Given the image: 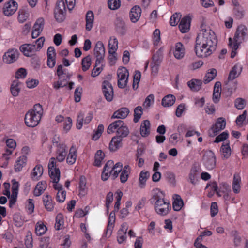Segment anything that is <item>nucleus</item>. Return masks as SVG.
<instances>
[{"instance_id":"obj_1","label":"nucleus","mask_w":248,"mask_h":248,"mask_svg":"<svg viewBox=\"0 0 248 248\" xmlns=\"http://www.w3.org/2000/svg\"><path fill=\"white\" fill-rule=\"evenodd\" d=\"M217 40L215 32L210 29H202L198 34L195 46L197 56L205 58L216 49Z\"/></svg>"},{"instance_id":"obj_2","label":"nucleus","mask_w":248,"mask_h":248,"mask_svg":"<svg viewBox=\"0 0 248 248\" xmlns=\"http://www.w3.org/2000/svg\"><path fill=\"white\" fill-rule=\"evenodd\" d=\"M247 34V28L245 26L241 25L238 27L235 33L233 38L234 42H232L231 38H229V46L231 48V58H233L237 54L236 51L240 44L244 40Z\"/></svg>"},{"instance_id":"obj_3","label":"nucleus","mask_w":248,"mask_h":248,"mask_svg":"<svg viewBox=\"0 0 248 248\" xmlns=\"http://www.w3.org/2000/svg\"><path fill=\"white\" fill-rule=\"evenodd\" d=\"M43 113L42 106L35 104L33 108L29 110L25 115V123L28 127H34L39 123Z\"/></svg>"},{"instance_id":"obj_4","label":"nucleus","mask_w":248,"mask_h":248,"mask_svg":"<svg viewBox=\"0 0 248 248\" xmlns=\"http://www.w3.org/2000/svg\"><path fill=\"white\" fill-rule=\"evenodd\" d=\"M161 195V192L158 191L153 196V199L155 200V209L158 214L165 216L169 213V210L171 209V206L169 202L164 201Z\"/></svg>"},{"instance_id":"obj_5","label":"nucleus","mask_w":248,"mask_h":248,"mask_svg":"<svg viewBox=\"0 0 248 248\" xmlns=\"http://www.w3.org/2000/svg\"><path fill=\"white\" fill-rule=\"evenodd\" d=\"M48 167L49 175L52 180L53 183H55L53 185V187L58 191L62 189V186L58 183L60 180V171L59 169L56 167V162L54 157H52L50 159Z\"/></svg>"},{"instance_id":"obj_6","label":"nucleus","mask_w":248,"mask_h":248,"mask_svg":"<svg viewBox=\"0 0 248 248\" xmlns=\"http://www.w3.org/2000/svg\"><path fill=\"white\" fill-rule=\"evenodd\" d=\"M202 161L204 166L208 170H212L216 166V157L211 150L205 151L203 155Z\"/></svg>"},{"instance_id":"obj_7","label":"nucleus","mask_w":248,"mask_h":248,"mask_svg":"<svg viewBox=\"0 0 248 248\" xmlns=\"http://www.w3.org/2000/svg\"><path fill=\"white\" fill-rule=\"evenodd\" d=\"M105 49L102 42L97 41L94 48V55L96 58L95 66H97L104 62Z\"/></svg>"},{"instance_id":"obj_8","label":"nucleus","mask_w":248,"mask_h":248,"mask_svg":"<svg viewBox=\"0 0 248 248\" xmlns=\"http://www.w3.org/2000/svg\"><path fill=\"white\" fill-rule=\"evenodd\" d=\"M120 204L121 202H120L116 201L114 205V212H111L109 215L107 230L104 234L106 237H109L112 234V230L114 228V222L115 221V212L118 211L120 208Z\"/></svg>"},{"instance_id":"obj_9","label":"nucleus","mask_w":248,"mask_h":248,"mask_svg":"<svg viewBox=\"0 0 248 248\" xmlns=\"http://www.w3.org/2000/svg\"><path fill=\"white\" fill-rule=\"evenodd\" d=\"M129 72L125 67L119 68L117 70L118 86L120 88H124L127 85Z\"/></svg>"},{"instance_id":"obj_10","label":"nucleus","mask_w":248,"mask_h":248,"mask_svg":"<svg viewBox=\"0 0 248 248\" xmlns=\"http://www.w3.org/2000/svg\"><path fill=\"white\" fill-rule=\"evenodd\" d=\"M226 121L224 118L220 117L217 119L215 124L211 127L209 134L210 136L214 137L217 135L218 132L224 129L226 126Z\"/></svg>"},{"instance_id":"obj_11","label":"nucleus","mask_w":248,"mask_h":248,"mask_svg":"<svg viewBox=\"0 0 248 248\" xmlns=\"http://www.w3.org/2000/svg\"><path fill=\"white\" fill-rule=\"evenodd\" d=\"M102 91L106 99L110 102L112 100L114 95L113 89L111 84L107 80L102 83Z\"/></svg>"},{"instance_id":"obj_12","label":"nucleus","mask_w":248,"mask_h":248,"mask_svg":"<svg viewBox=\"0 0 248 248\" xmlns=\"http://www.w3.org/2000/svg\"><path fill=\"white\" fill-rule=\"evenodd\" d=\"M17 8V3L14 0H11L4 4L3 8V13L5 16H9L13 15Z\"/></svg>"},{"instance_id":"obj_13","label":"nucleus","mask_w":248,"mask_h":248,"mask_svg":"<svg viewBox=\"0 0 248 248\" xmlns=\"http://www.w3.org/2000/svg\"><path fill=\"white\" fill-rule=\"evenodd\" d=\"M18 52L16 49L8 50L3 56V61L7 64L14 62L18 58Z\"/></svg>"},{"instance_id":"obj_14","label":"nucleus","mask_w":248,"mask_h":248,"mask_svg":"<svg viewBox=\"0 0 248 248\" xmlns=\"http://www.w3.org/2000/svg\"><path fill=\"white\" fill-rule=\"evenodd\" d=\"M200 171V168L199 166L194 165L192 166L188 174V180L193 185L197 184Z\"/></svg>"},{"instance_id":"obj_15","label":"nucleus","mask_w":248,"mask_h":248,"mask_svg":"<svg viewBox=\"0 0 248 248\" xmlns=\"http://www.w3.org/2000/svg\"><path fill=\"white\" fill-rule=\"evenodd\" d=\"M114 162L112 160H108L105 164L102 173L101 178L103 181H106L109 177L112 176Z\"/></svg>"},{"instance_id":"obj_16","label":"nucleus","mask_w":248,"mask_h":248,"mask_svg":"<svg viewBox=\"0 0 248 248\" xmlns=\"http://www.w3.org/2000/svg\"><path fill=\"white\" fill-rule=\"evenodd\" d=\"M173 53L176 59H183L185 55V48L183 44L181 42L176 43L174 46Z\"/></svg>"},{"instance_id":"obj_17","label":"nucleus","mask_w":248,"mask_h":248,"mask_svg":"<svg viewBox=\"0 0 248 248\" xmlns=\"http://www.w3.org/2000/svg\"><path fill=\"white\" fill-rule=\"evenodd\" d=\"M92 119L93 114L92 112H89L84 119L83 118V114L82 112H80L77 120V128L78 129H80L82 127L83 123L84 124H88L91 122Z\"/></svg>"},{"instance_id":"obj_18","label":"nucleus","mask_w":248,"mask_h":248,"mask_svg":"<svg viewBox=\"0 0 248 248\" xmlns=\"http://www.w3.org/2000/svg\"><path fill=\"white\" fill-rule=\"evenodd\" d=\"M20 50L24 55L28 57H31L37 51L36 45L31 44L22 45L20 47Z\"/></svg>"},{"instance_id":"obj_19","label":"nucleus","mask_w":248,"mask_h":248,"mask_svg":"<svg viewBox=\"0 0 248 248\" xmlns=\"http://www.w3.org/2000/svg\"><path fill=\"white\" fill-rule=\"evenodd\" d=\"M241 183V177L240 173H235L233 175L232 182V189L235 194H238L240 192Z\"/></svg>"},{"instance_id":"obj_20","label":"nucleus","mask_w":248,"mask_h":248,"mask_svg":"<svg viewBox=\"0 0 248 248\" xmlns=\"http://www.w3.org/2000/svg\"><path fill=\"white\" fill-rule=\"evenodd\" d=\"M128 229V226L126 223H124L121 225V228L117 232V241L119 244H121L126 240V233Z\"/></svg>"},{"instance_id":"obj_21","label":"nucleus","mask_w":248,"mask_h":248,"mask_svg":"<svg viewBox=\"0 0 248 248\" xmlns=\"http://www.w3.org/2000/svg\"><path fill=\"white\" fill-rule=\"evenodd\" d=\"M67 146L65 143H62V145H60L58 148H57L56 151V159L59 162H61L65 160L67 153Z\"/></svg>"},{"instance_id":"obj_22","label":"nucleus","mask_w":248,"mask_h":248,"mask_svg":"<svg viewBox=\"0 0 248 248\" xmlns=\"http://www.w3.org/2000/svg\"><path fill=\"white\" fill-rule=\"evenodd\" d=\"M141 9L139 6H135L132 7L129 13V17L131 21L136 23L141 16Z\"/></svg>"},{"instance_id":"obj_23","label":"nucleus","mask_w":248,"mask_h":248,"mask_svg":"<svg viewBox=\"0 0 248 248\" xmlns=\"http://www.w3.org/2000/svg\"><path fill=\"white\" fill-rule=\"evenodd\" d=\"M122 146V139L120 137L114 136L110 142L109 148L110 151L115 152Z\"/></svg>"},{"instance_id":"obj_24","label":"nucleus","mask_w":248,"mask_h":248,"mask_svg":"<svg viewBox=\"0 0 248 248\" xmlns=\"http://www.w3.org/2000/svg\"><path fill=\"white\" fill-rule=\"evenodd\" d=\"M191 19L189 16H185L182 18L179 25L181 32L186 33L189 31L190 26Z\"/></svg>"},{"instance_id":"obj_25","label":"nucleus","mask_w":248,"mask_h":248,"mask_svg":"<svg viewBox=\"0 0 248 248\" xmlns=\"http://www.w3.org/2000/svg\"><path fill=\"white\" fill-rule=\"evenodd\" d=\"M115 29L120 34L124 35L126 31V28L125 23L122 18L118 17L115 21Z\"/></svg>"},{"instance_id":"obj_26","label":"nucleus","mask_w":248,"mask_h":248,"mask_svg":"<svg viewBox=\"0 0 248 248\" xmlns=\"http://www.w3.org/2000/svg\"><path fill=\"white\" fill-rule=\"evenodd\" d=\"M221 92V84L220 82H216L214 87L213 101L215 103H217L220 98Z\"/></svg>"},{"instance_id":"obj_27","label":"nucleus","mask_w":248,"mask_h":248,"mask_svg":"<svg viewBox=\"0 0 248 248\" xmlns=\"http://www.w3.org/2000/svg\"><path fill=\"white\" fill-rule=\"evenodd\" d=\"M242 70V67L238 64H235L230 71L228 79L229 80H233L237 78L241 74Z\"/></svg>"},{"instance_id":"obj_28","label":"nucleus","mask_w":248,"mask_h":248,"mask_svg":"<svg viewBox=\"0 0 248 248\" xmlns=\"http://www.w3.org/2000/svg\"><path fill=\"white\" fill-rule=\"evenodd\" d=\"M151 124L149 120L143 121L140 124V133L143 137H147L150 134Z\"/></svg>"},{"instance_id":"obj_29","label":"nucleus","mask_w":248,"mask_h":248,"mask_svg":"<svg viewBox=\"0 0 248 248\" xmlns=\"http://www.w3.org/2000/svg\"><path fill=\"white\" fill-rule=\"evenodd\" d=\"M77 157L76 147L75 145H72L69 149V152L66 158L67 163L70 165L74 164L76 161Z\"/></svg>"},{"instance_id":"obj_30","label":"nucleus","mask_w":248,"mask_h":248,"mask_svg":"<svg viewBox=\"0 0 248 248\" xmlns=\"http://www.w3.org/2000/svg\"><path fill=\"white\" fill-rule=\"evenodd\" d=\"M129 112L127 108H121L113 113L111 118L124 119L128 116Z\"/></svg>"},{"instance_id":"obj_31","label":"nucleus","mask_w":248,"mask_h":248,"mask_svg":"<svg viewBox=\"0 0 248 248\" xmlns=\"http://www.w3.org/2000/svg\"><path fill=\"white\" fill-rule=\"evenodd\" d=\"M27 160V157L25 155H22L19 157L14 165L15 171H20L22 168L26 165Z\"/></svg>"},{"instance_id":"obj_32","label":"nucleus","mask_w":248,"mask_h":248,"mask_svg":"<svg viewBox=\"0 0 248 248\" xmlns=\"http://www.w3.org/2000/svg\"><path fill=\"white\" fill-rule=\"evenodd\" d=\"M79 194L81 197L85 196L88 192V188L86 186V180L84 176H81L79 179Z\"/></svg>"},{"instance_id":"obj_33","label":"nucleus","mask_w":248,"mask_h":248,"mask_svg":"<svg viewBox=\"0 0 248 248\" xmlns=\"http://www.w3.org/2000/svg\"><path fill=\"white\" fill-rule=\"evenodd\" d=\"M124 124V122L123 121L119 120L115 121L112 123L110 124L108 127L107 132L110 134L119 130V128Z\"/></svg>"},{"instance_id":"obj_34","label":"nucleus","mask_w":248,"mask_h":248,"mask_svg":"<svg viewBox=\"0 0 248 248\" xmlns=\"http://www.w3.org/2000/svg\"><path fill=\"white\" fill-rule=\"evenodd\" d=\"M220 152L223 159H227L231 155V150L229 146V142L226 144L223 143L220 148Z\"/></svg>"},{"instance_id":"obj_35","label":"nucleus","mask_w":248,"mask_h":248,"mask_svg":"<svg viewBox=\"0 0 248 248\" xmlns=\"http://www.w3.org/2000/svg\"><path fill=\"white\" fill-rule=\"evenodd\" d=\"M47 187L46 181H42L38 183L33 191L34 195L39 196L41 195Z\"/></svg>"},{"instance_id":"obj_36","label":"nucleus","mask_w":248,"mask_h":248,"mask_svg":"<svg viewBox=\"0 0 248 248\" xmlns=\"http://www.w3.org/2000/svg\"><path fill=\"white\" fill-rule=\"evenodd\" d=\"M94 14L92 11H88L86 15V30L90 31L93 28Z\"/></svg>"},{"instance_id":"obj_37","label":"nucleus","mask_w":248,"mask_h":248,"mask_svg":"<svg viewBox=\"0 0 248 248\" xmlns=\"http://www.w3.org/2000/svg\"><path fill=\"white\" fill-rule=\"evenodd\" d=\"M43 173V168L41 165H36L31 173V178L33 180H38Z\"/></svg>"},{"instance_id":"obj_38","label":"nucleus","mask_w":248,"mask_h":248,"mask_svg":"<svg viewBox=\"0 0 248 248\" xmlns=\"http://www.w3.org/2000/svg\"><path fill=\"white\" fill-rule=\"evenodd\" d=\"M43 201L44 205L47 211H51L53 209L54 203L52 198L49 195L46 194L44 195L43 197Z\"/></svg>"},{"instance_id":"obj_39","label":"nucleus","mask_w":248,"mask_h":248,"mask_svg":"<svg viewBox=\"0 0 248 248\" xmlns=\"http://www.w3.org/2000/svg\"><path fill=\"white\" fill-rule=\"evenodd\" d=\"M175 101V97L171 94H169L164 97L162 100V105L165 107L172 106Z\"/></svg>"},{"instance_id":"obj_40","label":"nucleus","mask_w":248,"mask_h":248,"mask_svg":"<svg viewBox=\"0 0 248 248\" xmlns=\"http://www.w3.org/2000/svg\"><path fill=\"white\" fill-rule=\"evenodd\" d=\"M202 85V81L200 80L193 79L187 82V85L193 91H199Z\"/></svg>"},{"instance_id":"obj_41","label":"nucleus","mask_w":248,"mask_h":248,"mask_svg":"<svg viewBox=\"0 0 248 248\" xmlns=\"http://www.w3.org/2000/svg\"><path fill=\"white\" fill-rule=\"evenodd\" d=\"M118 40L115 37H111L108 42L109 54L115 53L118 48Z\"/></svg>"},{"instance_id":"obj_42","label":"nucleus","mask_w":248,"mask_h":248,"mask_svg":"<svg viewBox=\"0 0 248 248\" xmlns=\"http://www.w3.org/2000/svg\"><path fill=\"white\" fill-rule=\"evenodd\" d=\"M150 176L149 172L146 170H142L139 175V186L141 188H143L146 184L147 180Z\"/></svg>"},{"instance_id":"obj_43","label":"nucleus","mask_w":248,"mask_h":248,"mask_svg":"<svg viewBox=\"0 0 248 248\" xmlns=\"http://www.w3.org/2000/svg\"><path fill=\"white\" fill-rule=\"evenodd\" d=\"M130 173V167L128 165L125 166L123 169L120 177V181L122 183H124L127 181Z\"/></svg>"},{"instance_id":"obj_44","label":"nucleus","mask_w":248,"mask_h":248,"mask_svg":"<svg viewBox=\"0 0 248 248\" xmlns=\"http://www.w3.org/2000/svg\"><path fill=\"white\" fill-rule=\"evenodd\" d=\"M104 157V153L101 150H98L95 154L94 165L97 167L101 166V162Z\"/></svg>"},{"instance_id":"obj_45","label":"nucleus","mask_w":248,"mask_h":248,"mask_svg":"<svg viewBox=\"0 0 248 248\" xmlns=\"http://www.w3.org/2000/svg\"><path fill=\"white\" fill-rule=\"evenodd\" d=\"M20 82L18 79H16L12 82L11 86V92L14 96H16L20 90Z\"/></svg>"},{"instance_id":"obj_46","label":"nucleus","mask_w":248,"mask_h":248,"mask_svg":"<svg viewBox=\"0 0 248 248\" xmlns=\"http://www.w3.org/2000/svg\"><path fill=\"white\" fill-rule=\"evenodd\" d=\"M217 71L216 69L212 68L209 70L204 78V82L207 83L212 81L217 76Z\"/></svg>"},{"instance_id":"obj_47","label":"nucleus","mask_w":248,"mask_h":248,"mask_svg":"<svg viewBox=\"0 0 248 248\" xmlns=\"http://www.w3.org/2000/svg\"><path fill=\"white\" fill-rule=\"evenodd\" d=\"M183 201L181 197L175 195V198L173 202V208L175 211H180L183 206Z\"/></svg>"},{"instance_id":"obj_48","label":"nucleus","mask_w":248,"mask_h":248,"mask_svg":"<svg viewBox=\"0 0 248 248\" xmlns=\"http://www.w3.org/2000/svg\"><path fill=\"white\" fill-rule=\"evenodd\" d=\"M143 114V109L141 106L136 107L134 110V119L133 121L135 123L139 122Z\"/></svg>"},{"instance_id":"obj_49","label":"nucleus","mask_w":248,"mask_h":248,"mask_svg":"<svg viewBox=\"0 0 248 248\" xmlns=\"http://www.w3.org/2000/svg\"><path fill=\"white\" fill-rule=\"evenodd\" d=\"M91 65V58L90 55L83 58L82 60V69L83 71H86Z\"/></svg>"},{"instance_id":"obj_50","label":"nucleus","mask_w":248,"mask_h":248,"mask_svg":"<svg viewBox=\"0 0 248 248\" xmlns=\"http://www.w3.org/2000/svg\"><path fill=\"white\" fill-rule=\"evenodd\" d=\"M129 129L126 125L124 123V124L117 131L118 136H116L120 137L122 139L123 138L126 137L129 134Z\"/></svg>"},{"instance_id":"obj_51","label":"nucleus","mask_w":248,"mask_h":248,"mask_svg":"<svg viewBox=\"0 0 248 248\" xmlns=\"http://www.w3.org/2000/svg\"><path fill=\"white\" fill-rule=\"evenodd\" d=\"M47 228L43 223H37L35 227V232L38 236L44 234L46 231Z\"/></svg>"},{"instance_id":"obj_52","label":"nucleus","mask_w":248,"mask_h":248,"mask_svg":"<svg viewBox=\"0 0 248 248\" xmlns=\"http://www.w3.org/2000/svg\"><path fill=\"white\" fill-rule=\"evenodd\" d=\"M69 78L70 77L69 76H66V78L59 79L58 81L54 83V88L56 89H58L60 88L66 86L68 84V80Z\"/></svg>"},{"instance_id":"obj_53","label":"nucleus","mask_w":248,"mask_h":248,"mask_svg":"<svg viewBox=\"0 0 248 248\" xmlns=\"http://www.w3.org/2000/svg\"><path fill=\"white\" fill-rule=\"evenodd\" d=\"M123 165L120 162L117 163L115 165L113 164L112 177L113 179L118 177L119 173L123 170Z\"/></svg>"},{"instance_id":"obj_54","label":"nucleus","mask_w":248,"mask_h":248,"mask_svg":"<svg viewBox=\"0 0 248 248\" xmlns=\"http://www.w3.org/2000/svg\"><path fill=\"white\" fill-rule=\"evenodd\" d=\"M44 25V19L43 18H39L35 22L33 26V30L42 32Z\"/></svg>"},{"instance_id":"obj_55","label":"nucleus","mask_w":248,"mask_h":248,"mask_svg":"<svg viewBox=\"0 0 248 248\" xmlns=\"http://www.w3.org/2000/svg\"><path fill=\"white\" fill-rule=\"evenodd\" d=\"M29 13L24 10H19L18 12V20L20 23H24L28 18Z\"/></svg>"},{"instance_id":"obj_56","label":"nucleus","mask_w":248,"mask_h":248,"mask_svg":"<svg viewBox=\"0 0 248 248\" xmlns=\"http://www.w3.org/2000/svg\"><path fill=\"white\" fill-rule=\"evenodd\" d=\"M108 5L109 9L115 10L120 7L121 1L120 0H108Z\"/></svg>"},{"instance_id":"obj_57","label":"nucleus","mask_w":248,"mask_h":248,"mask_svg":"<svg viewBox=\"0 0 248 248\" xmlns=\"http://www.w3.org/2000/svg\"><path fill=\"white\" fill-rule=\"evenodd\" d=\"M141 78V73L139 71H136L133 77V88L136 90L138 87V84Z\"/></svg>"},{"instance_id":"obj_58","label":"nucleus","mask_w":248,"mask_h":248,"mask_svg":"<svg viewBox=\"0 0 248 248\" xmlns=\"http://www.w3.org/2000/svg\"><path fill=\"white\" fill-rule=\"evenodd\" d=\"M181 15L179 13L174 14L170 17V24L172 26L176 25L180 21Z\"/></svg>"},{"instance_id":"obj_59","label":"nucleus","mask_w":248,"mask_h":248,"mask_svg":"<svg viewBox=\"0 0 248 248\" xmlns=\"http://www.w3.org/2000/svg\"><path fill=\"white\" fill-rule=\"evenodd\" d=\"M33 239L32 234L31 232H28L25 240V245L27 248H32Z\"/></svg>"},{"instance_id":"obj_60","label":"nucleus","mask_w":248,"mask_h":248,"mask_svg":"<svg viewBox=\"0 0 248 248\" xmlns=\"http://www.w3.org/2000/svg\"><path fill=\"white\" fill-rule=\"evenodd\" d=\"M63 221L62 219V215L58 214L56 218V223L55 224V228L57 230L61 229L63 226Z\"/></svg>"},{"instance_id":"obj_61","label":"nucleus","mask_w":248,"mask_h":248,"mask_svg":"<svg viewBox=\"0 0 248 248\" xmlns=\"http://www.w3.org/2000/svg\"><path fill=\"white\" fill-rule=\"evenodd\" d=\"M55 10L66 12V5L64 0H58Z\"/></svg>"},{"instance_id":"obj_62","label":"nucleus","mask_w":248,"mask_h":248,"mask_svg":"<svg viewBox=\"0 0 248 248\" xmlns=\"http://www.w3.org/2000/svg\"><path fill=\"white\" fill-rule=\"evenodd\" d=\"M66 12L55 10V17L56 20L59 22H62L65 18V14Z\"/></svg>"},{"instance_id":"obj_63","label":"nucleus","mask_w":248,"mask_h":248,"mask_svg":"<svg viewBox=\"0 0 248 248\" xmlns=\"http://www.w3.org/2000/svg\"><path fill=\"white\" fill-rule=\"evenodd\" d=\"M228 136L229 134L228 132L224 131L216 137L214 142L215 143H219L221 141H224L228 138Z\"/></svg>"},{"instance_id":"obj_64","label":"nucleus","mask_w":248,"mask_h":248,"mask_svg":"<svg viewBox=\"0 0 248 248\" xmlns=\"http://www.w3.org/2000/svg\"><path fill=\"white\" fill-rule=\"evenodd\" d=\"M66 197V192L63 189L59 190L57 194L56 200L59 202H62L64 201Z\"/></svg>"}]
</instances>
